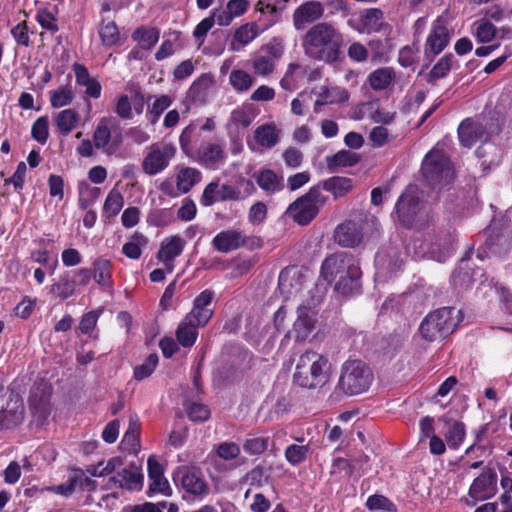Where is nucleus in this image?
<instances>
[{"label":"nucleus","mask_w":512,"mask_h":512,"mask_svg":"<svg viewBox=\"0 0 512 512\" xmlns=\"http://www.w3.org/2000/svg\"><path fill=\"white\" fill-rule=\"evenodd\" d=\"M343 44V34L334 25L320 22L306 32L302 46L308 57L325 63H334L340 58Z\"/></svg>","instance_id":"nucleus-1"},{"label":"nucleus","mask_w":512,"mask_h":512,"mask_svg":"<svg viewBox=\"0 0 512 512\" xmlns=\"http://www.w3.org/2000/svg\"><path fill=\"white\" fill-rule=\"evenodd\" d=\"M321 276L328 283H335V290L343 295L357 292L360 288L361 269L349 253L338 252L325 258Z\"/></svg>","instance_id":"nucleus-2"},{"label":"nucleus","mask_w":512,"mask_h":512,"mask_svg":"<svg viewBox=\"0 0 512 512\" xmlns=\"http://www.w3.org/2000/svg\"><path fill=\"white\" fill-rule=\"evenodd\" d=\"M330 377L331 364L325 355L307 350L299 356L293 374L295 385L304 389L318 390L330 381Z\"/></svg>","instance_id":"nucleus-3"},{"label":"nucleus","mask_w":512,"mask_h":512,"mask_svg":"<svg viewBox=\"0 0 512 512\" xmlns=\"http://www.w3.org/2000/svg\"><path fill=\"white\" fill-rule=\"evenodd\" d=\"M373 379V372L365 362L347 360L341 366L336 389L347 396L359 395L369 389Z\"/></svg>","instance_id":"nucleus-4"},{"label":"nucleus","mask_w":512,"mask_h":512,"mask_svg":"<svg viewBox=\"0 0 512 512\" xmlns=\"http://www.w3.org/2000/svg\"><path fill=\"white\" fill-rule=\"evenodd\" d=\"M460 314V310L451 307H443L429 313L419 327L422 338L428 342L446 338L460 323Z\"/></svg>","instance_id":"nucleus-5"},{"label":"nucleus","mask_w":512,"mask_h":512,"mask_svg":"<svg viewBox=\"0 0 512 512\" xmlns=\"http://www.w3.org/2000/svg\"><path fill=\"white\" fill-rule=\"evenodd\" d=\"M422 174L433 189L449 185L454 179V171L448 157L438 149H432L422 162Z\"/></svg>","instance_id":"nucleus-6"},{"label":"nucleus","mask_w":512,"mask_h":512,"mask_svg":"<svg viewBox=\"0 0 512 512\" xmlns=\"http://www.w3.org/2000/svg\"><path fill=\"white\" fill-rule=\"evenodd\" d=\"M325 201L326 198L320 187H312L305 195L290 204L287 213L298 224L307 225L316 217Z\"/></svg>","instance_id":"nucleus-7"},{"label":"nucleus","mask_w":512,"mask_h":512,"mask_svg":"<svg viewBox=\"0 0 512 512\" xmlns=\"http://www.w3.org/2000/svg\"><path fill=\"white\" fill-rule=\"evenodd\" d=\"M176 146L171 142H156L148 147V152L143 158L142 169L150 176L164 171L175 157Z\"/></svg>","instance_id":"nucleus-8"},{"label":"nucleus","mask_w":512,"mask_h":512,"mask_svg":"<svg viewBox=\"0 0 512 512\" xmlns=\"http://www.w3.org/2000/svg\"><path fill=\"white\" fill-rule=\"evenodd\" d=\"M52 387L46 382L35 384L30 392L29 407L32 415V421L37 426H43L49 420L52 413L50 398Z\"/></svg>","instance_id":"nucleus-9"},{"label":"nucleus","mask_w":512,"mask_h":512,"mask_svg":"<svg viewBox=\"0 0 512 512\" xmlns=\"http://www.w3.org/2000/svg\"><path fill=\"white\" fill-rule=\"evenodd\" d=\"M422 203L419 199V191L416 186L409 185L398 198L395 211L399 221L407 226H413L422 213Z\"/></svg>","instance_id":"nucleus-10"},{"label":"nucleus","mask_w":512,"mask_h":512,"mask_svg":"<svg viewBox=\"0 0 512 512\" xmlns=\"http://www.w3.org/2000/svg\"><path fill=\"white\" fill-rule=\"evenodd\" d=\"M144 476L141 468L134 462L120 467L116 474L109 477L106 487L108 489L121 488L130 491H139L143 487Z\"/></svg>","instance_id":"nucleus-11"},{"label":"nucleus","mask_w":512,"mask_h":512,"mask_svg":"<svg viewBox=\"0 0 512 512\" xmlns=\"http://www.w3.org/2000/svg\"><path fill=\"white\" fill-rule=\"evenodd\" d=\"M244 198L237 187L230 184L220 185L219 181H212L204 188L199 202L204 207H210L217 202L240 201Z\"/></svg>","instance_id":"nucleus-12"},{"label":"nucleus","mask_w":512,"mask_h":512,"mask_svg":"<svg viewBox=\"0 0 512 512\" xmlns=\"http://www.w3.org/2000/svg\"><path fill=\"white\" fill-rule=\"evenodd\" d=\"M174 481L189 494L204 496L208 494V486L201 473L189 467H180L174 473Z\"/></svg>","instance_id":"nucleus-13"},{"label":"nucleus","mask_w":512,"mask_h":512,"mask_svg":"<svg viewBox=\"0 0 512 512\" xmlns=\"http://www.w3.org/2000/svg\"><path fill=\"white\" fill-rule=\"evenodd\" d=\"M347 24L359 33L368 34L382 32L389 28L382 10L378 8H368L361 12L359 24H356L353 19H349Z\"/></svg>","instance_id":"nucleus-14"},{"label":"nucleus","mask_w":512,"mask_h":512,"mask_svg":"<svg viewBox=\"0 0 512 512\" xmlns=\"http://www.w3.org/2000/svg\"><path fill=\"white\" fill-rule=\"evenodd\" d=\"M450 41V33L443 18H437L431 27L430 33L425 42L426 55H438L448 45Z\"/></svg>","instance_id":"nucleus-15"},{"label":"nucleus","mask_w":512,"mask_h":512,"mask_svg":"<svg viewBox=\"0 0 512 512\" xmlns=\"http://www.w3.org/2000/svg\"><path fill=\"white\" fill-rule=\"evenodd\" d=\"M363 227L360 221L346 220L334 231L335 242L342 247L353 248L363 240Z\"/></svg>","instance_id":"nucleus-16"},{"label":"nucleus","mask_w":512,"mask_h":512,"mask_svg":"<svg viewBox=\"0 0 512 512\" xmlns=\"http://www.w3.org/2000/svg\"><path fill=\"white\" fill-rule=\"evenodd\" d=\"M304 287L301 271L296 267L284 268L278 278V288L284 299L298 295Z\"/></svg>","instance_id":"nucleus-17"},{"label":"nucleus","mask_w":512,"mask_h":512,"mask_svg":"<svg viewBox=\"0 0 512 512\" xmlns=\"http://www.w3.org/2000/svg\"><path fill=\"white\" fill-rule=\"evenodd\" d=\"M213 297L214 293L211 290L202 291L194 299L193 308L185 317L196 325L205 326L213 315V310L210 308Z\"/></svg>","instance_id":"nucleus-18"},{"label":"nucleus","mask_w":512,"mask_h":512,"mask_svg":"<svg viewBox=\"0 0 512 512\" xmlns=\"http://www.w3.org/2000/svg\"><path fill=\"white\" fill-rule=\"evenodd\" d=\"M225 145L221 142H211L203 145L197 153V161L211 169H216L226 161Z\"/></svg>","instance_id":"nucleus-19"},{"label":"nucleus","mask_w":512,"mask_h":512,"mask_svg":"<svg viewBox=\"0 0 512 512\" xmlns=\"http://www.w3.org/2000/svg\"><path fill=\"white\" fill-rule=\"evenodd\" d=\"M185 244V240L179 235L165 238L161 242L157 253V259L164 263L168 272L173 271V261L183 252Z\"/></svg>","instance_id":"nucleus-20"},{"label":"nucleus","mask_w":512,"mask_h":512,"mask_svg":"<svg viewBox=\"0 0 512 512\" xmlns=\"http://www.w3.org/2000/svg\"><path fill=\"white\" fill-rule=\"evenodd\" d=\"M24 404L22 399L15 395L0 411V430L11 429L18 426L24 420Z\"/></svg>","instance_id":"nucleus-21"},{"label":"nucleus","mask_w":512,"mask_h":512,"mask_svg":"<svg viewBox=\"0 0 512 512\" xmlns=\"http://www.w3.org/2000/svg\"><path fill=\"white\" fill-rule=\"evenodd\" d=\"M458 137L463 146L471 147L477 142L487 141L488 134L482 123L466 119L459 125Z\"/></svg>","instance_id":"nucleus-22"},{"label":"nucleus","mask_w":512,"mask_h":512,"mask_svg":"<svg viewBox=\"0 0 512 512\" xmlns=\"http://www.w3.org/2000/svg\"><path fill=\"white\" fill-rule=\"evenodd\" d=\"M322 4L318 1H308L300 5L293 13V23L296 30L300 31L308 23L317 21L323 16Z\"/></svg>","instance_id":"nucleus-23"},{"label":"nucleus","mask_w":512,"mask_h":512,"mask_svg":"<svg viewBox=\"0 0 512 512\" xmlns=\"http://www.w3.org/2000/svg\"><path fill=\"white\" fill-rule=\"evenodd\" d=\"M496 490V479L493 475L482 473L476 479L469 489V497L473 499L472 505H475L477 501H483L495 494Z\"/></svg>","instance_id":"nucleus-24"},{"label":"nucleus","mask_w":512,"mask_h":512,"mask_svg":"<svg viewBox=\"0 0 512 512\" xmlns=\"http://www.w3.org/2000/svg\"><path fill=\"white\" fill-rule=\"evenodd\" d=\"M445 424L446 431L444 437L446 443L450 449H458L464 442L466 437V426L463 422L453 419L448 415H444L440 418Z\"/></svg>","instance_id":"nucleus-25"},{"label":"nucleus","mask_w":512,"mask_h":512,"mask_svg":"<svg viewBox=\"0 0 512 512\" xmlns=\"http://www.w3.org/2000/svg\"><path fill=\"white\" fill-rule=\"evenodd\" d=\"M249 5L248 0H229L224 9H213V15L218 25L228 26L234 18L242 16Z\"/></svg>","instance_id":"nucleus-26"},{"label":"nucleus","mask_w":512,"mask_h":512,"mask_svg":"<svg viewBox=\"0 0 512 512\" xmlns=\"http://www.w3.org/2000/svg\"><path fill=\"white\" fill-rule=\"evenodd\" d=\"M298 317L293 325L295 338L299 341L306 340L312 333L315 326V312L302 305L298 308Z\"/></svg>","instance_id":"nucleus-27"},{"label":"nucleus","mask_w":512,"mask_h":512,"mask_svg":"<svg viewBox=\"0 0 512 512\" xmlns=\"http://www.w3.org/2000/svg\"><path fill=\"white\" fill-rule=\"evenodd\" d=\"M213 247L222 253L239 249L244 246L245 238L241 232L236 230H226L219 232L212 241Z\"/></svg>","instance_id":"nucleus-28"},{"label":"nucleus","mask_w":512,"mask_h":512,"mask_svg":"<svg viewBox=\"0 0 512 512\" xmlns=\"http://www.w3.org/2000/svg\"><path fill=\"white\" fill-rule=\"evenodd\" d=\"M349 94L346 89L337 86H322L317 94V99L314 104L315 112L320 111V107L329 104H338L346 102Z\"/></svg>","instance_id":"nucleus-29"},{"label":"nucleus","mask_w":512,"mask_h":512,"mask_svg":"<svg viewBox=\"0 0 512 512\" xmlns=\"http://www.w3.org/2000/svg\"><path fill=\"white\" fill-rule=\"evenodd\" d=\"M98 33L104 47L109 48L113 46H120L122 44V37L119 28L113 20H108L102 17Z\"/></svg>","instance_id":"nucleus-30"},{"label":"nucleus","mask_w":512,"mask_h":512,"mask_svg":"<svg viewBox=\"0 0 512 512\" xmlns=\"http://www.w3.org/2000/svg\"><path fill=\"white\" fill-rule=\"evenodd\" d=\"M80 121V114L72 108L64 109L54 116V123L58 130V132L67 136L70 132H72Z\"/></svg>","instance_id":"nucleus-31"},{"label":"nucleus","mask_w":512,"mask_h":512,"mask_svg":"<svg viewBox=\"0 0 512 512\" xmlns=\"http://www.w3.org/2000/svg\"><path fill=\"white\" fill-rule=\"evenodd\" d=\"M199 327L201 326L184 317L176 330L178 344L184 348L192 347L197 340Z\"/></svg>","instance_id":"nucleus-32"},{"label":"nucleus","mask_w":512,"mask_h":512,"mask_svg":"<svg viewBox=\"0 0 512 512\" xmlns=\"http://www.w3.org/2000/svg\"><path fill=\"white\" fill-rule=\"evenodd\" d=\"M254 139L261 147L270 149L279 142L280 130L272 123L260 125L254 132Z\"/></svg>","instance_id":"nucleus-33"},{"label":"nucleus","mask_w":512,"mask_h":512,"mask_svg":"<svg viewBox=\"0 0 512 512\" xmlns=\"http://www.w3.org/2000/svg\"><path fill=\"white\" fill-rule=\"evenodd\" d=\"M93 271L94 278L101 288L105 290L112 288V264L110 260L105 258L96 259L93 263Z\"/></svg>","instance_id":"nucleus-34"},{"label":"nucleus","mask_w":512,"mask_h":512,"mask_svg":"<svg viewBox=\"0 0 512 512\" xmlns=\"http://www.w3.org/2000/svg\"><path fill=\"white\" fill-rule=\"evenodd\" d=\"M360 160V157L351 151L340 150L333 156L326 157L327 168L330 172L334 173L340 168L352 167L356 165Z\"/></svg>","instance_id":"nucleus-35"},{"label":"nucleus","mask_w":512,"mask_h":512,"mask_svg":"<svg viewBox=\"0 0 512 512\" xmlns=\"http://www.w3.org/2000/svg\"><path fill=\"white\" fill-rule=\"evenodd\" d=\"M396 73L391 67H382L374 70L368 77L373 90L380 91L388 88L395 80Z\"/></svg>","instance_id":"nucleus-36"},{"label":"nucleus","mask_w":512,"mask_h":512,"mask_svg":"<svg viewBox=\"0 0 512 512\" xmlns=\"http://www.w3.org/2000/svg\"><path fill=\"white\" fill-rule=\"evenodd\" d=\"M202 177L201 172L192 167L181 168L177 174L176 185L182 193H188L194 185L200 182Z\"/></svg>","instance_id":"nucleus-37"},{"label":"nucleus","mask_w":512,"mask_h":512,"mask_svg":"<svg viewBox=\"0 0 512 512\" xmlns=\"http://www.w3.org/2000/svg\"><path fill=\"white\" fill-rule=\"evenodd\" d=\"M140 422L136 416L129 419L128 428L124 434L121 444L124 449L130 453L137 452L139 449Z\"/></svg>","instance_id":"nucleus-38"},{"label":"nucleus","mask_w":512,"mask_h":512,"mask_svg":"<svg viewBox=\"0 0 512 512\" xmlns=\"http://www.w3.org/2000/svg\"><path fill=\"white\" fill-rule=\"evenodd\" d=\"M256 182L259 187L268 194H273L283 188L282 178L278 177V175L270 169L260 171Z\"/></svg>","instance_id":"nucleus-39"},{"label":"nucleus","mask_w":512,"mask_h":512,"mask_svg":"<svg viewBox=\"0 0 512 512\" xmlns=\"http://www.w3.org/2000/svg\"><path fill=\"white\" fill-rule=\"evenodd\" d=\"M352 179L334 176L323 182V188L331 192L335 198L343 197L352 190Z\"/></svg>","instance_id":"nucleus-40"},{"label":"nucleus","mask_w":512,"mask_h":512,"mask_svg":"<svg viewBox=\"0 0 512 512\" xmlns=\"http://www.w3.org/2000/svg\"><path fill=\"white\" fill-rule=\"evenodd\" d=\"M51 292L55 293L62 300L67 299L76 293V280L70 277L69 272H65L51 286Z\"/></svg>","instance_id":"nucleus-41"},{"label":"nucleus","mask_w":512,"mask_h":512,"mask_svg":"<svg viewBox=\"0 0 512 512\" xmlns=\"http://www.w3.org/2000/svg\"><path fill=\"white\" fill-rule=\"evenodd\" d=\"M159 37L160 31L155 27H139L132 34L133 40L138 42L144 49L153 48L158 42Z\"/></svg>","instance_id":"nucleus-42"},{"label":"nucleus","mask_w":512,"mask_h":512,"mask_svg":"<svg viewBox=\"0 0 512 512\" xmlns=\"http://www.w3.org/2000/svg\"><path fill=\"white\" fill-rule=\"evenodd\" d=\"M173 103V98L169 95H160L154 98L153 102L147 107V118L155 124L162 113L167 110Z\"/></svg>","instance_id":"nucleus-43"},{"label":"nucleus","mask_w":512,"mask_h":512,"mask_svg":"<svg viewBox=\"0 0 512 512\" xmlns=\"http://www.w3.org/2000/svg\"><path fill=\"white\" fill-rule=\"evenodd\" d=\"M123 206L124 197L122 193L118 189L113 188L109 191L104 201L103 213L109 218L115 217L121 211Z\"/></svg>","instance_id":"nucleus-44"},{"label":"nucleus","mask_w":512,"mask_h":512,"mask_svg":"<svg viewBox=\"0 0 512 512\" xmlns=\"http://www.w3.org/2000/svg\"><path fill=\"white\" fill-rule=\"evenodd\" d=\"M78 206L82 210H86L91 206L100 195V188L91 187L86 181H81L78 185Z\"/></svg>","instance_id":"nucleus-45"},{"label":"nucleus","mask_w":512,"mask_h":512,"mask_svg":"<svg viewBox=\"0 0 512 512\" xmlns=\"http://www.w3.org/2000/svg\"><path fill=\"white\" fill-rule=\"evenodd\" d=\"M111 140V131L108 127V119L102 118L97 124L93 133V144L96 149H101L106 152L109 148Z\"/></svg>","instance_id":"nucleus-46"},{"label":"nucleus","mask_w":512,"mask_h":512,"mask_svg":"<svg viewBox=\"0 0 512 512\" xmlns=\"http://www.w3.org/2000/svg\"><path fill=\"white\" fill-rule=\"evenodd\" d=\"M229 83L235 91L238 93H244L252 87L254 80L246 71L236 69L230 73Z\"/></svg>","instance_id":"nucleus-47"},{"label":"nucleus","mask_w":512,"mask_h":512,"mask_svg":"<svg viewBox=\"0 0 512 512\" xmlns=\"http://www.w3.org/2000/svg\"><path fill=\"white\" fill-rule=\"evenodd\" d=\"M309 452L310 446L308 444H291L286 447L284 456L290 465L296 466L307 459Z\"/></svg>","instance_id":"nucleus-48"},{"label":"nucleus","mask_w":512,"mask_h":512,"mask_svg":"<svg viewBox=\"0 0 512 512\" xmlns=\"http://www.w3.org/2000/svg\"><path fill=\"white\" fill-rule=\"evenodd\" d=\"M474 26V35L479 43H489L497 36V27L488 20L476 21Z\"/></svg>","instance_id":"nucleus-49"},{"label":"nucleus","mask_w":512,"mask_h":512,"mask_svg":"<svg viewBox=\"0 0 512 512\" xmlns=\"http://www.w3.org/2000/svg\"><path fill=\"white\" fill-rule=\"evenodd\" d=\"M252 68L255 75L268 76L274 71V58L271 55H257L252 59Z\"/></svg>","instance_id":"nucleus-50"},{"label":"nucleus","mask_w":512,"mask_h":512,"mask_svg":"<svg viewBox=\"0 0 512 512\" xmlns=\"http://www.w3.org/2000/svg\"><path fill=\"white\" fill-rule=\"evenodd\" d=\"M75 95L70 87H60L51 92L50 103L53 108H61L72 103Z\"/></svg>","instance_id":"nucleus-51"},{"label":"nucleus","mask_w":512,"mask_h":512,"mask_svg":"<svg viewBox=\"0 0 512 512\" xmlns=\"http://www.w3.org/2000/svg\"><path fill=\"white\" fill-rule=\"evenodd\" d=\"M259 33L258 25L254 22H250L236 29L234 39L242 45H247L252 42Z\"/></svg>","instance_id":"nucleus-52"},{"label":"nucleus","mask_w":512,"mask_h":512,"mask_svg":"<svg viewBox=\"0 0 512 512\" xmlns=\"http://www.w3.org/2000/svg\"><path fill=\"white\" fill-rule=\"evenodd\" d=\"M31 260L35 263L46 265L50 274H54L58 266V259H51L50 253L46 249H37L31 252Z\"/></svg>","instance_id":"nucleus-53"},{"label":"nucleus","mask_w":512,"mask_h":512,"mask_svg":"<svg viewBox=\"0 0 512 512\" xmlns=\"http://www.w3.org/2000/svg\"><path fill=\"white\" fill-rule=\"evenodd\" d=\"M269 444L268 437H252L247 438L243 443V449L250 455H259L264 453Z\"/></svg>","instance_id":"nucleus-54"},{"label":"nucleus","mask_w":512,"mask_h":512,"mask_svg":"<svg viewBox=\"0 0 512 512\" xmlns=\"http://www.w3.org/2000/svg\"><path fill=\"white\" fill-rule=\"evenodd\" d=\"M366 507L369 510H383L388 512H395L396 506L387 497L379 494H374L368 497Z\"/></svg>","instance_id":"nucleus-55"},{"label":"nucleus","mask_w":512,"mask_h":512,"mask_svg":"<svg viewBox=\"0 0 512 512\" xmlns=\"http://www.w3.org/2000/svg\"><path fill=\"white\" fill-rule=\"evenodd\" d=\"M32 137L39 143H46L49 136V121L47 116L39 117L32 125Z\"/></svg>","instance_id":"nucleus-56"},{"label":"nucleus","mask_w":512,"mask_h":512,"mask_svg":"<svg viewBox=\"0 0 512 512\" xmlns=\"http://www.w3.org/2000/svg\"><path fill=\"white\" fill-rule=\"evenodd\" d=\"M158 364V355L150 354L145 361L134 369V377L137 380H143L149 377Z\"/></svg>","instance_id":"nucleus-57"},{"label":"nucleus","mask_w":512,"mask_h":512,"mask_svg":"<svg viewBox=\"0 0 512 512\" xmlns=\"http://www.w3.org/2000/svg\"><path fill=\"white\" fill-rule=\"evenodd\" d=\"M188 417L194 422H204L210 417V410L203 404L192 402L186 408Z\"/></svg>","instance_id":"nucleus-58"},{"label":"nucleus","mask_w":512,"mask_h":512,"mask_svg":"<svg viewBox=\"0 0 512 512\" xmlns=\"http://www.w3.org/2000/svg\"><path fill=\"white\" fill-rule=\"evenodd\" d=\"M463 265L464 261H462L459 268L453 272L451 281L455 287L468 288L472 284L473 278L469 274L468 270L463 267Z\"/></svg>","instance_id":"nucleus-59"},{"label":"nucleus","mask_w":512,"mask_h":512,"mask_svg":"<svg viewBox=\"0 0 512 512\" xmlns=\"http://www.w3.org/2000/svg\"><path fill=\"white\" fill-rule=\"evenodd\" d=\"M36 20L39 25L52 33H56L59 30L57 19L48 10H40L36 15Z\"/></svg>","instance_id":"nucleus-60"},{"label":"nucleus","mask_w":512,"mask_h":512,"mask_svg":"<svg viewBox=\"0 0 512 512\" xmlns=\"http://www.w3.org/2000/svg\"><path fill=\"white\" fill-rule=\"evenodd\" d=\"M240 454V447L235 442H223L217 447V455L226 461L237 458Z\"/></svg>","instance_id":"nucleus-61"},{"label":"nucleus","mask_w":512,"mask_h":512,"mask_svg":"<svg viewBox=\"0 0 512 512\" xmlns=\"http://www.w3.org/2000/svg\"><path fill=\"white\" fill-rule=\"evenodd\" d=\"M452 58L453 56L451 54L440 58L430 71L431 77L439 79L446 76L451 69Z\"/></svg>","instance_id":"nucleus-62"},{"label":"nucleus","mask_w":512,"mask_h":512,"mask_svg":"<svg viewBox=\"0 0 512 512\" xmlns=\"http://www.w3.org/2000/svg\"><path fill=\"white\" fill-rule=\"evenodd\" d=\"M73 482L76 488L83 490L94 491L97 487L96 481L89 478L85 472L81 469H75L73 471Z\"/></svg>","instance_id":"nucleus-63"},{"label":"nucleus","mask_w":512,"mask_h":512,"mask_svg":"<svg viewBox=\"0 0 512 512\" xmlns=\"http://www.w3.org/2000/svg\"><path fill=\"white\" fill-rule=\"evenodd\" d=\"M149 492L151 494L159 493L164 496H170L172 493L171 486L164 475L158 476L157 478L149 479Z\"/></svg>","instance_id":"nucleus-64"}]
</instances>
